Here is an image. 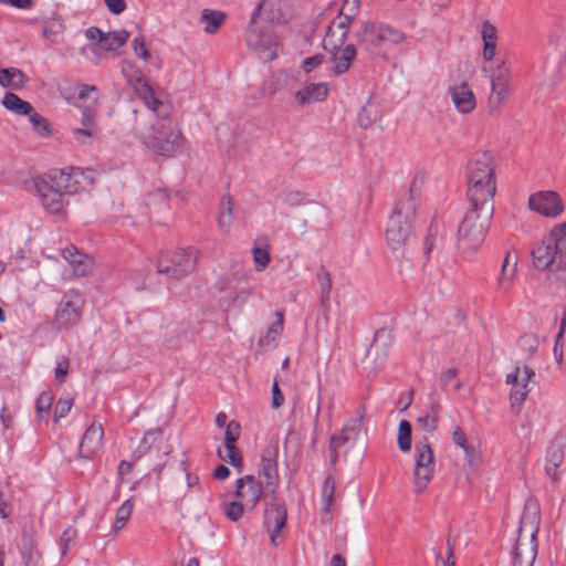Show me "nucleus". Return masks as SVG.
I'll use <instances>...</instances> for the list:
<instances>
[{
    "label": "nucleus",
    "mask_w": 566,
    "mask_h": 566,
    "mask_svg": "<svg viewBox=\"0 0 566 566\" xmlns=\"http://www.w3.org/2000/svg\"><path fill=\"white\" fill-rule=\"evenodd\" d=\"M533 263L538 270L549 269L555 275L556 280L563 283L562 268L559 266V253L557 249L548 241L545 240L532 251Z\"/></svg>",
    "instance_id": "2eb2a0df"
},
{
    "label": "nucleus",
    "mask_w": 566,
    "mask_h": 566,
    "mask_svg": "<svg viewBox=\"0 0 566 566\" xmlns=\"http://www.w3.org/2000/svg\"><path fill=\"white\" fill-rule=\"evenodd\" d=\"M252 252H253V260L256 264V270L258 271L264 270L270 262L269 251L265 249H262V248H254Z\"/></svg>",
    "instance_id": "5fc2aeb1"
},
{
    "label": "nucleus",
    "mask_w": 566,
    "mask_h": 566,
    "mask_svg": "<svg viewBox=\"0 0 566 566\" xmlns=\"http://www.w3.org/2000/svg\"><path fill=\"white\" fill-rule=\"evenodd\" d=\"M412 427L409 421L401 420L398 427V448L402 452L411 450Z\"/></svg>",
    "instance_id": "ea45409f"
},
{
    "label": "nucleus",
    "mask_w": 566,
    "mask_h": 566,
    "mask_svg": "<svg viewBox=\"0 0 566 566\" xmlns=\"http://www.w3.org/2000/svg\"><path fill=\"white\" fill-rule=\"evenodd\" d=\"M241 426L238 421L231 420L227 427L224 432V447L235 446L240 437Z\"/></svg>",
    "instance_id": "09e8293b"
},
{
    "label": "nucleus",
    "mask_w": 566,
    "mask_h": 566,
    "mask_svg": "<svg viewBox=\"0 0 566 566\" xmlns=\"http://www.w3.org/2000/svg\"><path fill=\"white\" fill-rule=\"evenodd\" d=\"M510 81V69L504 61H501L491 75V95L489 97L490 114H499L501 106L509 98L511 94L509 86Z\"/></svg>",
    "instance_id": "1a4fd4ad"
},
{
    "label": "nucleus",
    "mask_w": 566,
    "mask_h": 566,
    "mask_svg": "<svg viewBox=\"0 0 566 566\" xmlns=\"http://www.w3.org/2000/svg\"><path fill=\"white\" fill-rule=\"evenodd\" d=\"M323 49L331 54L329 62L333 64V72L335 75L346 73L353 61L357 55V49L354 44H337L333 49V44L327 43V38L324 36L322 42Z\"/></svg>",
    "instance_id": "4468645a"
},
{
    "label": "nucleus",
    "mask_w": 566,
    "mask_h": 566,
    "mask_svg": "<svg viewBox=\"0 0 566 566\" xmlns=\"http://www.w3.org/2000/svg\"><path fill=\"white\" fill-rule=\"evenodd\" d=\"M32 187L48 213L63 218L65 214V196L77 191L78 180L63 169H52L31 179Z\"/></svg>",
    "instance_id": "f257e3e1"
},
{
    "label": "nucleus",
    "mask_w": 566,
    "mask_h": 566,
    "mask_svg": "<svg viewBox=\"0 0 566 566\" xmlns=\"http://www.w3.org/2000/svg\"><path fill=\"white\" fill-rule=\"evenodd\" d=\"M536 533L537 528L533 530L530 536L523 538L522 528H518V537L512 554L513 566H533L537 553Z\"/></svg>",
    "instance_id": "f3484780"
},
{
    "label": "nucleus",
    "mask_w": 566,
    "mask_h": 566,
    "mask_svg": "<svg viewBox=\"0 0 566 566\" xmlns=\"http://www.w3.org/2000/svg\"><path fill=\"white\" fill-rule=\"evenodd\" d=\"M358 44L371 55L381 56L387 46L398 45L406 40V34L385 23L365 21L355 32Z\"/></svg>",
    "instance_id": "20e7f679"
},
{
    "label": "nucleus",
    "mask_w": 566,
    "mask_h": 566,
    "mask_svg": "<svg viewBox=\"0 0 566 566\" xmlns=\"http://www.w3.org/2000/svg\"><path fill=\"white\" fill-rule=\"evenodd\" d=\"M146 206L150 213H160L169 209L168 195L166 190L157 189L147 196Z\"/></svg>",
    "instance_id": "72a5a7b5"
},
{
    "label": "nucleus",
    "mask_w": 566,
    "mask_h": 566,
    "mask_svg": "<svg viewBox=\"0 0 566 566\" xmlns=\"http://www.w3.org/2000/svg\"><path fill=\"white\" fill-rule=\"evenodd\" d=\"M64 258L69 261V263L73 266L74 273L77 276L86 275L88 271V264L85 261L86 256L80 253L77 250L66 249Z\"/></svg>",
    "instance_id": "4c0bfd02"
},
{
    "label": "nucleus",
    "mask_w": 566,
    "mask_h": 566,
    "mask_svg": "<svg viewBox=\"0 0 566 566\" xmlns=\"http://www.w3.org/2000/svg\"><path fill=\"white\" fill-rule=\"evenodd\" d=\"M565 447L566 437L558 436L553 440L547 450L545 472L553 482L558 480L557 469L564 461Z\"/></svg>",
    "instance_id": "393cba45"
},
{
    "label": "nucleus",
    "mask_w": 566,
    "mask_h": 566,
    "mask_svg": "<svg viewBox=\"0 0 566 566\" xmlns=\"http://www.w3.org/2000/svg\"><path fill=\"white\" fill-rule=\"evenodd\" d=\"M247 44L256 52L263 53L266 61L276 57V41L270 30L248 29Z\"/></svg>",
    "instance_id": "412c9836"
},
{
    "label": "nucleus",
    "mask_w": 566,
    "mask_h": 566,
    "mask_svg": "<svg viewBox=\"0 0 566 566\" xmlns=\"http://www.w3.org/2000/svg\"><path fill=\"white\" fill-rule=\"evenodd\" d=\"M494 210L472 207L465 212L458 228L457 244L463 251H476L486 237Z\"/></svg>",
    "instance_id": "7ed1b4c3"
},
{
    "label": "nucleus",
    "mask_w": 566,
    "mask_h": 566,
    "mask_svg": "<svg viewBox=\"0 0 566 566\" xmlns=\"http://www.w3.org/2000/svg\"><path fill=\"white\" fill-rule=\"evenodd\" d=\"M2 105L17 115H28L33 111V106L20 98L17 94L8 92L2 98Z\"/></svg>",
    "instance_id": "2f4dec72"
},
{
    "label": "nucleus",
    "mask_w": 566,
    "mask_h": 566,
    "mask_svg": "<svg viewBox=\"0 0 566 566\" xmlns=\"http://www.w3.org/2000/svg\"><path fill=\"white\" fill-rule=\"evenodd\" d=\"M517 258L511 252H507L502 264L501 274L499 277L500 287L506 290L510 287L516 274Z\"/></svg>",
    "instance_id": "c756f323"
},
{
    "label": "nucleus",
    "mask_w": 566,
    "mask_h": 566,
    "mask_svg": "<svg viewBox=\"0 0 566 566\" xmlns=\"http://www.w3.org/2000/svg\"><path fill=\"white\" fill-rule=\"evenodd\" d=\"M163 431L161 429H155L147 431L139 444V447L134 451L133 459L138 460L140 459L150 448L149 440H156L161 436Z\"/></svg>",
    "instance_id": "49530a36"
},
{
    "label": "nucleus",
    "mask_w": 566,
    "mask_h": 566,
    "mask_svg": "<svg viewBox=\"0 0 566 566\" xmlns=\"http://www.w3.org/2000/svg\"><path fill=\"white\" fill-rule=\"evenodd\" d=\"M245 505L242 502H229L224 505L223 513L232 522H237L243 513Z\"/></svg>",
    "instance_id": "3c124183"
},
{
    "label": "nucleus",
    "mask_w": 566,
    "mask_h": 566,
    "mask_svg": "<svg viewBox=\"0 0 566 566\" xmlns=\"http://www.w3.org/2000/svg\"><path fill=\"white\" fill-rule=\"evenodd\" d=\"M251 294L252 290H241L237 292L230 301L231 306L240 308L247 303Z\"/></svg>",
    "instance_id": "e2e57ef3"
},
{
    "label": "nucleus",
    "mask_w": 566,
    "mask_h": 566,
    "mask_svg": "<svg viewBox=\"0 0 566 566\" xmlns=\"http://www.w3.org/2000/svg\"><path fill=\"white\" fill-rule=\"evenodd\" d=\"M28 116H29L30 123L32 124L33 129L40 136L48 137L51 135L52 130L50 127V123L46 118H44L39 113L34 112V109L32 112H30V114H28Z\"/></svg>",
    "instance_id": "79ce46f5"
},
{
    "label": "nucleus",
    "mask_w": 566,
    "mask_h": 566,
    "mask_svg": "<svg viewBox=\"0 0 566 566\" xmlns=\"http://www.w3.org/2000/svg\"><path fill=\"white\" fill-rule=\"evenodd\" d=\"M231 219H232V206H231V202L229 199L227 203L222 205V209H221V212H220V216L218 219L219 227L222 230H227L231 223Z\"/></svg>",
    "instance_id": "6e6d98bb"
},
{
    "label": "nucleus",
    "mask_w": 566,
    "mask_h": 566,
    "mask_svg": "<svg viewBox=\"0 0 566 566\" xmlns=\"http://www.w3.org/2000/svg\"><path fill=\"white\" fill-rule=\"evenodd\" d=\"M287 520L286 506L275 495L265 497V510L263 516V526L270 532L271 544L277 546L283 537L281 531L285 526Z\"/></svg>",
    "instance_id": "6e6552de"
},
{
    "label": "nucleus",
    "mask_w": 566,
    "mask_h": 566,
    "mask_svg": "<svg viewBox=\"0 0 566 566\" xmlns=\"http://www.w3.org/2000/svg\"><path fill=\"white\" fill-rule=\"evenodd\" d=\"M495 179L493 156L489 151L476 154L468 165V179Z\"/></svg>",
    "instance_id": "b1692460"
},
{
    "label": "nucleus",
    "mask_w": 566,
    "mask_h": 566,
    "mask_svg": "<svg viewBox=\"0 0 566 566\" xmlns=\"http://www.w3.org/2000/svg\"><path fill=\"white\" fill-rule=\"evenodd\" d=\"M418 198L419 189L416 182H412L409 191L398 200L389 217L386 240L394 250L405 244L411 237Z\"/></svg>",
    "instance_id": "f03ea898"
},
{
    "label": "nucleus",
    "mask_w": 566,
    "mask_h": 566,
    "mask_svg": "<svg viewBox=\"0 0 566 566\" xmlns=\"http://www.w3.org/2000/svg\"><path fill=\"white\" fill-rule=\"evenodd\" d=\"M104 430L101 423H92L83 433L80 443V454L82 458L90 459L95 455L103 447Z\"/></svg>",
    "instance_id": "5701e85b"
},
{
    "label": "nucleus",
    "mask_w": 566,
    "mask_h": 566,
    "mask_svg": "<svg viewBox=\"0 0 566 566\" xmlns=\"http://www.w3.org/2000/svg\"><path fill=\"white\" fill-rule=\"evenodd\" d=\"M284 403V395L282 394L279 384L274 380L272 385V407L274 409L280 408Z\"/></svg>",
    "instance_id": "69168bd1"
},
{
    "label": "nucleus",
    "mask_w": 566,
    "mask_h": 566,
    "mask_svg": "<svg viewBox=\"0 0 566 566\" xmlns=\"http://www.w3.org/2000/svg\"><path fill=\"white\" fill-rule=\"evenodd\" d=\"M123 72L135 93L149 109L156 111L158 106L163 105L161 101L155 96L154 88L149 85L142 71L129 66L128 70H123Z\"/></svg>",
    "instance_id": "dca6fc26"
},
{
    "label": "nucleus",
    "mask_w": 566,
    "mask_h": 566,
    "mask_svg": "<svg viewBox=\"0 0 566 566\" xmlns=\"http://www.w3.org/2000/svg\"><path fill=\"white\" fill-rule=\"evenodd\" d=\"M197 251L192 248L163 253L157 262V272L172 279H184L196 269Z\"/></svg>",
    "instance_id": "423d86ee"
},
{
    "label": "nucleus",
    "mask_w": 566,
    "mask_h": 566,
    "mask_svg": "<svg viewBox=\"0 0 566 566\" xmlns=\"http://www.w3.org/2000/svg\"><path fill=\"white\" fill-rule=\"evenodd\" d=\"M218 455L221 460L229 462L233 467L242 465V455L237 446L224 447V451L218 450Z\"/></svg>",
    "instance_id": "de8ad7c7"
},
{
    "label": "nucleus",
    "mask_w": 566,
    "mask_h": 566,
    "mask_svg": "<svg viewBox=\"0 0 566 566\" xmlns=\"http://www.w3.org/2000/svg\"><path fill=\"white\" fill-rule=\"evenodd\" d=\"M77 536V531L75 528L69 527L66 528L61 537H60V547H61V555L64 557L66 556L70 545L73 543V541Z\"/></svg>",
    "instance_id": "603ef678"
},
{
    "label": "nucleus",
    "mask_w": 566,
    "mask_h": 566,
    "mask_svg": "<svg viewBox=\"0 0 566 566\" xmlns=\"http://www.w3.org/2000/svg\"><path fill=\"white\" fill-rule=\"evenodd\" d=\"M535 377L534 370L527 365L516 366L514 371L506 375V382L512 385L510 400L511 408L515 413H518L523 401L526 399L530 389L528 382Z\"/></svg>",
    "instance_id": "9b49d317"
},
{
    "label": "nucleus",
    "mask_w": 566,
    "mask_h": 566,
    "mask_svg": "<svg viewBox=\"0 0 566 566\" xmlns=\"http://www.w3.org/2000/svg\"><path fill=\"white\" fill-rule=\"evenodd\" d=\"M458 373L455 367H450L441 375L440 385L442 390H447L448 385L457 379Z\"/></svg>",
    "instance_id": "0e129e2a"
},
{
    "label": "nucleus",
    "mask_w": 566,
    "mask_h": 566,
    "mask_svg": "<svg viewBox=\"0 0 566 566\" xmlns=\"http://www.w3.org/2000/svg\"><path fill=\"white\" fill-rule=\"evenodd\" d=\"M528 207L545 217H557L563 211V201L555 191H539L528 199Z\"/></svg>",
    "instance_id": "6ab92c4d"
},
{
    "label": "nucleus",
    "mask_w": 566,
    "mask_h": 566,
    "mask_svg": "<svg viewBox=\"0 0 566 566\" xmlns=\"http://www.w3.org/2000/svg\"><path fill=\"white\" fill-rule=\"evenodd\" d=\"M133 511V502L130 500H126L117 510L116 518L113 528L115 531H120L125 523L129 520Z\"/></svg>",
    "instance_id": "a18cd8bd"
},
{
    "label": "nucleus",
    "mask_w": 566,
    "mask_h": 566,
    "mask_svg": "<svg viewBox=\"0 0 566 566\" xmlns=\"http://www.w3.org/2000/svg\"><path fill=\"white\" fill-rule=\"evenodd\" d=\"M538 338L533 333H525L518 338L517 346L525 361L535 355L538 348Z\"/></svg>",
    "instance_id": "c9c22d12"
},
{
    "label": "nucleus",
    "mask_w": 566,
    "mask_h": 566,
    "mask_svg": "<svg viewBox=\"0 0 566 566\" xmlns=\"http://www.w3.org/2000/svg\"><path fill=\"white\" fill-rule=\"evenodd\" d=\"M105 4L114 14H120L126 9L125 0H105Z\"/></svg>",
    "instance_id": "774afa93"
},
{
    "label": "nucleus",
    "mask_w": 566,
    "mask_h": 566,
    "mask_svg": "<svg viewBox=\"0 0 566 566\" xmlns=\"http://www.w3.org/2000/svg\"><path fill=\"white\" fill-rule=\"evenodd\" d=\"M496 191L495 179H468L467 197L472 207H488L494 210L493 198Z\"/></svg>",
    "instance_id": "ddd939ff"
},
{
    "label": "nucleus",
    "mask_w": 566,
    "mask_h": 566,
    "mask_svg": "<svg viewBox=\"0 0 566 566\" xmlns=\"http://www.w3.org/2000/svg\"><path fill=\"white\" fill-rule=\"evenodd\" d=\"M349 440L348 433H343V430L338 436H332L329 441V451L338 449Z\"/></svg>",
    "instance_id": "338daca9"
},
{
    "label": "nucleus",
    "mask_w": 566,
    "mask_h": 566,
    "mask_svg": "<svg viewBox=\"0 0 566 566\" xmlns=\"http://www.w3.org/2000/svg\"><path fill=\"white\" fill-rule=\"evenodd\" d=\"M73 405L72 399L60 398L54 407V422H59L60 419L64 418L71 410Z\"/></svg>",
    "instance_id": "864d4df0"
},
{
    "label": "nucleus",
    "mask_w": 566,
    "mask_h": 566,
    "mask_svg": "<svg viewBox=\"0 0 566 566\" xmlns=\"http://www.w3.org/2000/svg\"><path fill=\"white\" fill-rule=\"evenodd\" d=\"M129 38V32L126 30L112 31L108 33L104 32L103 39H101L99 48L114 51L124 46Z\"/></svg>",
    "instance_id": "473e14b6"
},
{
    "label": "nucleus",
    "mask_w": 566,
    "mask_h": 566,
    "mask_svg": "<svg viewBox=\"0 0 566 566\" xmlns=\"http://www.w3.org/2000/svg\"><path fill=\"white\" fill-rule=\"evenodd\" d=\"M358 124L361 128H369L374 124L375 118L371 116L370 109L363 106L357 116Z\"/></svg>",
    "instance_id": "052dcab7"
},
{
    "label": "nucleus",
    "mask_w": 566,
    "mask_h": 566,
    "mask_svg": "<svg viewBox=\"0 0 566 566\" xmlns=\"http://www.w3.org/2000/svg\"><path fill=\"white\" fill-rule=\"evenodd\" d=\"M324 60L325 56L321 53L315 54L313 56H308L302 62V69L304 70L305 73H311L314 69L319 66L324 62Z\"/></svg>",
    "instance_id": "13d9d810"
},
{
    "label": "nucleus",
    "mask_w": 566,
    "mask_h": 566,
    "mask_svg": "<svg viewBox=\"0 0 566 566\" xmlns=\"http://www.w3.org/2000/svg\"><path fill=\"white\" fill-rule=\"evenodd\" d=\"M226 19V13L219 10L203 9L200 15V23H202L205 32L213 34L222 25Z\"/></svg>",
    "instance_id": "7c9ffc66"
},
{
    "label": "nucleus",
    "mask_w": 566,
    "mask_h": 566,
    "mask_svg": "<svg viewBox=\"0 0 566 566\" xmlns=\"http://www.w3.org/2000/svg\"><path fill=\"white\" fill-rule=\"evenodd\" d=\"M69 104L82 111L81 123L84 128H75L73 135L76 140L84 142L85 137L94 135L96 109L99 101V90L95 85L76 84L75 94L66 97Z\"/></svg>",
    "instance_id": "39448f33"
},
{
    "label": "nucleus",
    "mask_w": 566,
    "mask_h": 566,
    "mask_svg": "<svg viewBox=\"0 0 566 566\" xmlns=\"http://www.w3.org/2000/svg\"><path fill=\"white\" fill-rule=\"evenodd\" d=\"M449 94L453 104L460 113L467 114L472 112L475 106V96L468 83L461 82L449 87Z\"/></svg>",
    "instance_id": "a878e982"
},
{
    "label": "nucleus",
    "mask_w": 566,
    "mask_h": 566,
    "mask_svg": "<svg viewBox=\"0 0 566 566\" xmlns=\"http://www.w3.org/2000/svg\"><path fill=\"white\" fill-rule=\"evenodd\" d=\"M70 361L69 358L63 357L55 367V379L59 384H63L69 373Z\"/></svg>",
    "instance_id": "bf43d9fd"
},
{
    "label": "nucleus",
    "mask_w": 566,
    "mask_h": 566,
    "mask_svg": "<svg viewBox=\"0 0 566 566\" xmlns=\"http://www.w3.org/2000/svg\"><path fill=\"white\" fill-rule=\"evenodd\" d=\"M335 480L328 475L322 486V501H323V507L321 509V512L323 514H328L331 512V507L334 503L335 499Z\"/></svg>",
    "instance_id": "58836bf2"
},
{
    "label": "nucleus",
    "mask_w": 566,
    "mask_h": 566,
    "mask_svg": "<svg viewBox=\"0 0 566 566\" xmlns=\"http://www.w3.org/2000/svg\"><path fill=\"white\" fill-rule=\"evenodd\" d=\"M481 36H482L483 43L496 42V40H497L496 28L490 21H484L482 24Z\"/></svg>",
    "instance_id": "4d7b16f0"
},
{
    "label": "nucleus",
    "mask_w": 566,
    "mask_h": 566,
    "mask_svg": "<svg viewBox=\"0 0 566 566\" xmlns=\"http://www.w3.org/2000/svg\"><path fill=\"white\" fill-rule=\"evenodd\" d=\"M415 491L421 494L427 489L434 474V453L427 438L418 441L415 446Z\"/></svg>",
    "instance_id": "0eeeda50"
},
{
    "label": "nucleus",
    "mask_w": 566,
    "mask_h": 566,
    "mask_svg": "<svg viewBox=\"0 0 566 566\" xmlns=\"http://www.w3.org/2000/svg\"><path fill=\"white\" fill-rule=\"evenodd\" d=\"M316 279L321 289V304L327 308L329 305V296L332 292V276L331 273L321 266L316 273Z\"/></svg>",
    "instance_id": "f704fd0d"
},
{
    "label": "nucleus",
    "mask_w": 566,
    "mask_h": 566,
    "mask_svg": "<svg viewBox=\"0 0 566 566\" xmlns=\"http://www.w3.org/2000/svg\"><path fill=\"white\" fill-rule=\"evenodd\" d=\"M263 493L260 481L254 475H244L237 480L235 496L241 499L245 510L253 511Z\"/></svg>",
    "instance_id": "aec40b11"
},
{
    "label": "nucleus",
    "mask_w": 566,
    "mask_h": 566,
    "mask_svg": "<svg viewBox=\"0 0 566 566\" xmlns=\"http://www.w3.org/2000/svg\"><path fill=\"white\" fill-rule=\"evenodd\" d=\"M440 405L438 402H432L430 405V411L417 419V423L426 431V432H433L438 428L439 423V412H440Z\"/></svg>",
    "instance_id": "e433bc0d"
},
{
    "label": "nucleus",
    "mask_w": 566,
    "mask_h": 566,
    "mask_svg": "<svg viewBox=\"0 0 566 566\" xmlns=\"http://www.w3.org/2000/svg\"><path fill=\"white\" fill-rule=\"evenodd\" d=\"M328 87L325 83H310L304 88L295 93V98L300 105L318 103L326 99Z\"/></svg>",
    "instance_id": "bb28decb"
},
{
    "label": "nucleus",
    "mask_w": 566,
    "mask_h": 566,
    "mask_svg": "<svg viewBox=\"0 0 566 566\" xmlns=\"http://www.w3.org/2000/svg\"><path fill=\"white\" fill-rule=\"evenodd\" d=\"M559 253V266L562 268L563 283L566 284V222L555 227L547 239Z\"/></svg>",
    "instance_id": "cd10ccee"
},
{
    "label": "nucleus",
    "mask_w": 566,
    "mask_h": 566,
    "mask_svg": "<svg viewBox=\"0 0 566 566\" xmlns=\"http://www.w3.org/2000/svg\"><path fill=\"white\" fill-rule=\"evenodd\" d=\"M52 401H53L52 391L46 390V391H42L39 395V397L35 401V410H36V415L40 420L43 419L44 415L49 413L50 408L52 406Z\"/></svg>",
    "instance_id": "c03bdc74"
},
{
    "label": "nucleus",
    "mask_w": 566,
    "mask_h": 566,
    "mask_svg": "<svg viewBox=\"0 0 566 566\" xmlns=\"http://www.w3.org/2000/svg\"><path fill=\"white\" fill-rule=\"evenodd\" d=\"M154 135L148 137L147 146L158 155L167 157L174 156L182 140L181 133L164 123H159L158 127L154 126Z\"/></svg>",
    "instance_id": "9d476101"
},
{
    "label": "nucleus",
    "mask_w": 566,
    "mask_h": 566,
    "mask_svg": "<svg viewBox=\"0 0 566 566\" xmlns=\"http://www.w3.org/2000/svg\"><path fill=\"white\" fill-rule=\"evenodd\" d=\"M82 307L83 300L76 292L71 291L69 294H65L55 312V326L60 329H69L76 325L82 317Z\"/></svg>",
    "instance_id": "f8f14e48"
},
{
    "label": "nucleus",
    "mask_w": 566,
    "mask_h": 566,
    "mask_svg": "<svg viewBox=\"0 0 566 566\" xmlns=\"http://www.w3.org/2000/svg\"><path fill=\"white\" fill-rule=\"evenodd\" d=\"M452 439L454 444L459 446L464 451L469 463L472 464L471 458L474 455L475 449L468 443L467 436L460 427L453 429Z\"/></svg>",
    "instance_id": "37998d69"
},
{
    "label": "nucleus",
    "mask_w": 566,
    "mask_h": 566,
    "mask_svg": "<svg viewBox=\"0 0 566 566\" xmlns=\"http://www.w3.org/2000/svg\"><path fill=\"white\" fill-rule=\"evenodd\" d=\"M347 0L343 1V6L338 11V17L334 19L326 28L325 36L327 43L333 44V49L337 44H344L346 42L350 25L355 18L345 13Z\"/></svg>",
    "instance_id": "4be33fe9"
},
{
    "label": "nucleus",
    "mask_w": 566,
    "mask_h": 566,
    "mask_svg": "<svg viewBox=\"0 0 566 566\" xmlns=\"http://www.w3.org/2000/svg\"><path fill=\"white\" fill-rule=\"evenodd\" d=\"M277 448L268 447L263 450L261 455V475L264 479L265 491L269 495L277 493L280 478L277 472Z\"/></svg>",
    "instance_id": "a211bd4d"
},
{
    "label": "nucleus",
    "mask_w": 566,
    "mask_h": 566,
    "mask_svg": "<svg viewBox=\"0 0 566 566\" xmlns=\"http://www.w3.org/2000/svg\"><path fill=\"white\" fill-rule=\"evenodd\" d=\"M286 80L287 74L284 71H276L271 75V80L265 83L264 90L269 94H273L285 84Z\"/></svg>",
    "instance_id": "8fccbe9b"
},
{
    "label": "nucleus",
    "mask_w": 566,
    "mask_h": 566,
    "mask_svg": "<svg viewBox=\"0 0 566 566\" xmlns=\"http://www.w3.org/2000/svg\"><path fill=\"white\" fill-rule=\"evenodd\" d=\"M25 74L17 67L0 69V85L6 88L20 90L27 83Z\"/></svg>",
    "instance_id": "c85d7f7f"
},
{
    "label": "nucleus",
    "mask_w": 566,
    "mask_h": 566,
    "mask_svg": "<svg viewBox=\"0 0 566 566\" xmlns=\"http://www.w3.org/2000/svg\"><path fill=\"white\" fill-rule=\"evenodd\" d=\"M276 317H277V319L271 324L265 336L260 338L259 344L261 346H269L272 343H275L276 338L283 332V324H284L283 313L276 312Z\"/></svg>",
    "instance_id": "a19ab883"
},
{
    "label": "nucleus",
    "mask_w": 566,
    "mask_h": 566,
    "mask_svg": "<svg viewBox=\"0 0 566 566\" xmlns=\"http://www.w3.org/2000/svg\"><path fill=\"white\" fill-rule=\"evenodd\" d=\"M304 201V193L301 191H287L283 196V202L290 207H296Z\"/></svg>",
    "instance_id": "680f3d73"
}]
</instances>
